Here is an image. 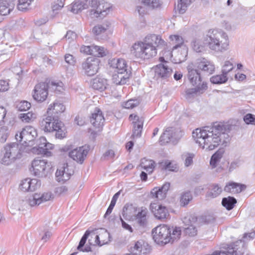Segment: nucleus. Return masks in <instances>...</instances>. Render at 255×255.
<instances>
[{
	"label": "nucleus",
	"instance_id": "obj_55",
	"mask_svg": "<svg viewBox=\"0 0 255 255\" xmlns=\"http://www.w3.org/2000/svg\"><path fill=\"white\" fill-rule=\"evenodd\" d=\"M20 118L22 121L29 123L36 118V115L31 112H28L27 113L21 114Z\"/></svg>",
	"mask_w": 255,
	"mask_h": 255
},
{
	"label": "nucleus",
	"instance_id": "obj_16",
	"mask_svg": "<svg viewBox=\"0 0 255 255\" xmlns=\"http://www.w3.org/2000/svg\"><path fill=\"white\" fill-rule=\"evenodd\" d=\"M150 209L155 217L160 220L167 219L169 216L168 211L166 207L157 203H151Z\"/></svg>",
	"mask_w": 255,
	"mask_h": 255
},
{
	"label": "nucleus",
	"instance_id": "obj_11",
	"mask_svg": "<svg viewBox=\"0 0 255 255\" xmlns=\"http://www.w3.org/2000/svg\"><path fill=\"white\" fill-rule=\"evenodd\" d=\"M170 39L175 45L173 47L172 50H174L179 47H182V51L178 56V63L182 62L186 60V58L188 55V48L184 44V40L183 38L177 35H173L170 36Z\"/></svg>",
	"mask_w": 255,
	"mask_h": 255
},
{
	"label": "nucleus",
	"instance_id": "obj_45",
	"mask_svg": "<svg viewBox=\"0 0 255 255\" xmlns=\"http://www.w3.org/2000/svg\"><path fill=\"white\" fill-rule=\"evenodd\" d=\"M236 203V199L233 197L230 196L228 198H224L222 201V205L228 210L232 209Z\"/></svg>",
	"mask_w": 255,
	"mask_h": 255
},
{
	"label": "nucleus",
	"instance_id": "obj_58",
	"mask_svg": "<svg viewBox=\"0 0 255 255\" xmlns=\"http://www.w3.org/2000/svg\"><path fill=\"white\" fill-rule=\"evenodd\" d=\"M29 186V191H34L40 187L41 182L37 179H30Z\"/></svg>",
	"mask_w": 255,
	"mask_h": 255
},
{
	"label": "nucleus",
	"instance_id": "obj_17",
	"mask_svg": "<svg viewBox=\"0 0 255 255\" xmlns=\"http://www.w3.org/2000/svg\"><path fill=\"white\" fill-rule=\"evenodd\" d=\"M150 247L146 242L143 240L137 241L134 246L131 248L130 254H127L125 255H146L150 253Z\"/></svg>",
	"mask_w": 255,
	"mask_h": 255
},
{
	"label": "nucleus",
	"instance_id": "obj_41",
	"mask_svg": "<svg viewBox=\"0 0 255 255\" xmlns=\"http://www.w3.org/2000/svg\"><path fill=\"white\" fill-rule=\"evenodd\" d=\"M88 8V5L83 2L77 0H76L70 7V11L74 13H78L79 11Z\"/></svg>",
	"mask_w": 255,
	"mask_h": 255
},
{
	"label": "nucleus",
	"instance_id": "obj_53",
	"mask_svg": "<svg viewBox=\"0 0 255 255\" xmlns=\"http://www.w3.org/2000/svg\"><path fill=\"white\" fill-rule=\"evenodd\" d=\"M9 134V131L7 127L3 126L0 129V141L3 143L6 141Z\"/></svg>",
	"mask_w": 255,
	"mask_h": 255
},
{
	"label": "nucleus",
	"instance_id": "obj_28",
	"mask_svg": "<svg viewBox=\"0 0 255 255\" xmlns=\"http://www.w3.org/2000/svg\"><path fill=\"white\" fill-rule=\"evenodd\" d=\"M130 75V72L115 71V74L113 75L112 80L116 85H124L126 83Z\"/></svg>",
	"mask_w": 255,
	"mask_h": 255
},
{
	"label": "nucleus",
	"instance_id": "obj_3",
	"mask_svg": "<svg viewBox=\"0 0 255 255\" xmlns=\"http://www.w3.org/2000/svg\"><path fill=\"white\" fill-rule=\"evenodd\" d=\"M205 43L209 48L216 52H223L228 49L229 38L227 34L216 29L209 30L204 37Z\"/></svg>",
	"mask_w": 255,
	"mask_h": 255
},
{
	"label": "nucleus",
	"instance_id": "obj_21",
	"mask_svg": "<svg viewBox=\"0 0 255 255\" xmlns=\"http://www.w3.org/2000/svg\"><path fill=\"white\" fill-rule=\"evenodd\" d=\"M90 122L96 128L100 129L104 125L105 119L102 111L98 108H96L91 113L90 118Z\"/></svg>",
	"mask_w": 255,
	"mask_h": 255
},
{
	"label": "nucleus",
	"instance_id": "obj_34",
	"mask_svg": "<svg viewBox=\"0 0 255 255\" xmlns=\"http://www.w3.org/2000/svg\"><path fill=\"white\" fill-rule=\"evenodd\" d=\"M31 199L32 196H30L28 199L19 200L17 204L12 205V207H11V212L12 214H15L14 210L23 211L29 207H33V206L31 205L30 203V201Z\"/></svg>",
	"mask_w": 255,
	"mask_h": 255
},
{
	"label": "nucleus",
	"instance_id": "obj_1",
	"mask_svg": "<svg viewBox=\"0 0 255 255\" xmlns=\"http://www.w3.org/2000/svg\"><path fill=\"white\" fill-rule=\"evenodd\" d=\"M231 128L232 126L229 124L216 122L212 127L196 129L192 132V136L203 149L212 150L220 144L226 145L230 140L228 132Z\"/></svg>",
	"mask_w": 255,
	"mask_h": 255
},
{
	"label": "nucleus",
	"instance_id": "obj_4",
	"mask_svg": "<svg viewBox=\"0 0 255 255\" xmlns=\"http://www.w3.org/2000/svg\"><path fill=\"white\" fill-rule=\"evenodd\" d=\"M40 127L45 132H56L55 136L56 138L61 139L65 136V128L57 116H50L47 115L40 122Z\"/></svg>",
	"mask_w": 255,
	"mask_h": 255
},
{
	"label": "nucleus",
	"instance_id": "obj_14",
	"mask_svg": "<svg viewBox=\"0 0 255 255\" xmlns=\"http://www.w3.org/2000/svg\"><path fill=\"white\" fill-rule=\"evenodd\" d=\"M89 150V146L85 145L72 150L69 152V156L77 163L82 164L85 159Z\"/></svg>",
	"mask_w": 255,
	"mask_h": 255
},
{
	"label": "nucleus",
	"instance_id": "obj_54",
	"mask_svg": "<svg viewBox=\"0 0 255 255\" xmlns=\"http://www.w3.org/2000/svg\"><path fill=\"white\" fill-rule=\"evenodd\" d=\"M139 104V101L137 99H130L128 101L123 103V106L126 109H132L137 106Z\"/></svg>",
	"mask_w": 255,
	"mask_h": 255
},
{
	"label": "nucleus",
	"instance_id": "obj_6",
	"mask_svg": "<svg viewBox=\"0 0 255 255\" xmlns=\"http://www.w3.org/2000/svg\"><path fill=\"white\" fill-rule=\"evenodd\" d=\"M157 49L153 46H150L142 42H139L135 43L132 46L131 53L136 58L148 59L156 55Z\"/></svg>",
	"mask_w": 255,
	"mask_h": 255
},
{
	"label": "nucleus",
	"instance_id": "obj_7",
	"mask_svg": "<svg viewBox=\"0 0 255 255\" xmlns=\"http://www.w3.org/2000/svg\"><path fill=\"white\" fill-rule=\"evenodd\" d=\"M173 71L166 64H159L153 68L151 72L153 82L164 84L171 77Z\"/></svg>",
	"mask_w": 255,
	"mask_h": 255
},
{
	"label": "nucleus",
	"instance_id": "obj_49",
	"mask_svg": "<svg viewBox=\"0 0 255 255\" xmlns=\"http://www.w3.org/2000/svg\"><path fill=\"white\" fill-rule=\"evenodd\" d=\"M222 191V188L219 187L218 184L213 185L211 186L210 191L207 193V196L211 198H215L219 195Z\"/></svg>",
	"mask_w": 255,
	"mask_h": 255
},
{
	"label": "nucleus",
	"instance_id": "obj_42",
	"mask_svg": "<svg viewBox=\"0 0 255 255\" xmlns=\"http://www.w3.org/2000/svg\"><path fill=\"white\" fill-rule=\"evenodd\" d=\"M141 3L150 9L160 8L161 2L160 0H140Z\"/></svg>",
	"mask_w": 255,
	"mask_h": 255
},
{
	"label": "nucleus",
	"instance_id": "obj_43",
	"mask_svg": "<svg viewBox=\"0 0 255 255\" xmlns=\"http://www.w3.org/2000/svg\"><path fill=\"white\" fill-rule=\"evenodd\" d=\"M183 136V131L179 128H172V133L170 135L171 143L173 144H176Z\"/></svg>",
	"mask_w": 255,
	"mask_h": 255
},
{
	"label": "nucleus",
	"instance_id": "obj_37",
	"mask_svg": "<svg viewBox=\"0 0 255 255\" xmlns=\"http://www.w3.org/2000/svg\"><path fill=\"white\" fill-rule=\"evenodd\" d=\"M147 210L146 209H142L139 211L135 216L136 223L141 227H145L147 223L146 215Z\"/></svg>",
	"mask_w": 255,
	"mask_h": 255
},
{
	"label": "nucleus",
	"instance_id": "obj_19",
	"mask_svg": "<svg viewBox=\"0 0 255 255\" xmlns=\"http://www.w3.org/2000/svg\"><path fill=\"white\" fill-rule=\"evenodd\" d=\"M98 235L95 237V243L93 244L91 242V239H89L88 242L90 245H98L102 246L104 245L108 244L111 241V237L110 233L107 230L104 229H101L99 232H97Z\"/></svg>",
	"mask_w": 255,
	"mask_h": 255
},
{
	"label": "nucleus",
	"instance_id": "obj_40",
	"mask_svg": "<svg viewBox=\"0 0 255 255\" xmlns=\"http://www.w3.org/2000/svg\"><path fill=\"white\" fill-rule=\"evenodd\" d=\"M136 212L135 207L132 205L126 204L123 209L122 215L126 219L130 218L135 214Z\"/></svg>",
	"mask_w": 255,
	"mask_h": 255
},
{
	"label": "nucleus",
	"instance_id": "obj_57",
	"mask_svg": "<svg viewBox=\"0 0 255 255\" xmlns=\"http://www.w3.org/2000/svg\"><path fill=\"white\" fill-rule=\"evenodd\" d=\"M194 154L190 153H184L182 154V157L185 160V165L188 167L193 163V158Z\"/></svg>",
	"mask_w": 255,
	"mask_h": 255
},
{
	"label": "nucleus",
	"instance_id": "obj_2",
	"mask_svg": "<svg viewBox=\"0 0 255 255\" xmlns=\"http://www.w3.org/2000/svg\"><path fill=\"white\" fill-rule=\"evenodd\" d=\"M152 234L153 239L157 244L165 245L179 239L181 230L180 227L170 228L167 225H162L154 228Z\"/></svg>",
	"mask_w": 255,
	"mask_h": 255
},
{
	"label": "nucleus",
	"instance_id": "obj_36",
	"mask_svg": "<svg viewBox=\"0 0 255 255\" xmlns=\"http://www.w3.org/2000/svg\"><path fill=\"white\" fill-rule=\"evenodd\" d=\"M111 23L106 21L102 24L95 25L92 29V32L96 36L104 33L110 27Z\"/></svg>",
	"mask_w": 255,
	"mask_h": 255
},
{
	"label": "nucleus",
	"instance_id": "obj_27",
	"mask_svg": "<svg viewBox=\"0 0 255 255\" xmlns=\"http://www.w3.org/2000/svg\"><path fill=\"white\" fill-rule=\"evenodd\" d=\"M65 109L62 104L57 102H54L49 106L47 114L50 116H57L59 118V115L65 111Z\"/></svg>",
	"mask_w": 255,
	"mask_h": 255
},
{
	"label": "nucleus",
	"instance_id": "obj_23",
	"mask_svg": "<svg viewBox=\"0 0 255 255\" xmlns=\"http://www.w3.org/2000/svg\"><path fill=\"white\" fill-rule=\"evenodd\" d=\"M142 42L147 45L153 46L156 49L160 46L164 44V41L161 36L154 34L147 35Z\"/></svg>",
	"mask_w": 255,
	"mask_h": 255
},
{
	"label": "nucleus",
	"instance_id": "obj_62",
	"mask_svg": "<svg viewBox=\"0 0 255 255\" xmlns=\"http://www.w3.org/2000/svg\"><path fill=\"white\" fill-rule=\"evenodd\" d=\"M198 89L197 87L194 88L188 89L186 91V98H191L193 97L195 95L199 94L198 91Z\"/></svg>",
	"mask_w": 255,
	"mask_h": 255
},
{
	"label": "nucleus",
	"instance_id": "obj_5",
	"mask_svg": "<svg viewBox=\"0 0 255 255\" xmlns=\"http://www.w3.org/2000/svg\"><path fill=\"white\" fill-rule=\"evenodd\" d=\"M20 147L21 146L16 142L5 145L1 151L2 155L1 163L8 165L13 162L16 159L20 158Z\"/></svg>",
	"mask_w": 255,
	"mask_h": 255
},
{
	"label": "nucleus",
	"instance_id": "obj_63",
	"mask_svg": "<svg viewBox=\"0 0 255 255\" xmlns=\"http://www.w3.org/2000/svg\"><path fill=\"white\" fill-rule=\"evenodd\" d=\"M30 107V103L27 101L21 102L17 106L18 110L20 111H26L28 110Z\"/></svg>",
	"mask_w": 255,
	"mask_h": 255
},
{
	"label": "nucleus",
	"instance_id": "obj_44",
	"mask_svg": "<svg viewBox=\"0 0 255 255\" xmlns=\"http://www.w3.org/2000/svg\"><path fill=\"white\" fill-rule=\"evenodd\" d=\"M228 80L227 76L223 73L221 75L213 76L210 78V81L212 83L218 85L226 83Z\"/></svg>",
	"mask_w": 255,
	"mask_h": 255
},
{
	"label": "nucleus",
	"instance_id": "obj_59",
	"mask_svg": "<svg viewBox=\"0 0 255 255\" xmlns=\"http://www.w3.org/2000/svg\"><path fill=\"white\" fill-rule=\"evenodd\" d=\"M234 68L233 64L229 61H227L225 62L222 70V73L225 74L226 76L228 73L232 71Z\"/></svg>",
	"mask_w": 255,
	"mask_h": 255
},
{
	"label": "nucleus",
	"instance_id": "obj_18",
	"mask_svg": "<svg viewBox=\"0 0 255 255\" xmlns=\"http://www.w3.org/2000/svg\"><path fill=\"white\" fill-rule=\"evenodd\" d=\"M36 134V131L33 128L27 126L22 129L19 135L17 134L15 135V138L18 141H21L23 140L24 142L29 143L34 140Z\"/></svg>",
	"mask_w": 255,
	"mask_h": 255
},
{
	"label": "nucleus",
	"instance_id": "obj_25",
	"mask_svg": "<svg viewBox=\"0 0 255 255\" xmlns=\"http://www.w3.org/2000/svg\"><path fill=\"white\" fill-rule=\"evenodd\" d=\"M187 68L188 71V78L190 82L193 85L200 84L201 81L200 74L194 69L193 64L192 63L189 64Z\"/></svg>",
	"mask_w": 255,
	"mask_h": 255
},
{
	"label": "nucleus",
	"instance_id": "obj_38",
	"mask_svg": "<svg viewBox=\"0 0 255 255\" xmlns=\"http://www.w3.org/2000/svg\"><path fill=\"white\" fill-rule=\"evenodd\" d=\"M206 44L204 40L194 38L191 41V46L192 49L196 52H202L205 50V46Z\"/></svg>",
	"mask_w": 255,
	"mask_h": 255
},
{
	"label": "nucleus",
	"instance_id": "obj_15",
	"mask_svg": "<svg viewBox=\"0 0 255 255\" xmlns=\"http://www.w3.org/2000/svg\"><path fill=\"white\" fill-rule=\"evenodd\" d=\"M111 4L102 0L98 4L97 9L90 10V15L92 16L93 18H103L111 11Z\"/></svg>",
	"mask_w": 255,
	"mask_h": 255
},
{
	"label": "nucleus",
	"instance_id": "obj_26",
	"mask_svg": "<svg viewBox=\"0 0 255 255\" xmlns=\"http://www.w3.org/2000/svg\"><path fill=\"white\" fill-rule=\"evenodd\" d=\"M170 188V183H165L161 187H155L151 191L153 197L158 200H162L166 197V193Z\"/></svg>",
	"mask_w": 255,
	"mask_h": 255
},
{
	"label": "nucleus",
	"instance_id": "obj_30",
	"mask_svg": "<svg viewBox=\"0 0 255 255\" xmlns=\"http://www.w3.org/2000/svg\"><path fill=\"white\" fill-rule=\"evenodd\" d=\"M14 4L10 0H0V15H6L13 9Z\"/></svg>",
	"mask_w": 255,
	"mask_h": 255
},
{
	"label": "nucleus",
	"instance_id": "obj_9",
	"mask_svg": "<svg viewBox=\"0 0 255 255\" xmlns=\"http://www.w3.org/2000/svg\"><path fill=\"white\" fill-rule=\"evenodd\" d=\"M31 165L33 174L38 177H45L51 168L50 163L44 159H34Z\"/></svg>",
	"mask_w": 255,
	"mask_h": 255
},
{
	"label": "nucleus",
	"instance_id": "obj_50",
	"mask_svg": "<svg viewBox=\"0 0 255 255\" xmlns=\"http://www.w3.org/2000/svg\"><path fill=\"white\" fill-rule=\"evenodd\" d=\"M154 162L153 160H144L140 163L141 167L147 172L151 173L154 168Z\"/></svg>",
	"mask_w": 255,
	"mask_h": 255
},
{
	"label": "nucleus",
	"instance_id": "obj_47",
	"mask_svg": "<svg viewBox=\"0 0 255 255\" xmlns=\"http://www.w3.org/2000/svg\"><path fill=\"white\" fill-rule=\"evenodd\" d=\"M192 199V196L190 192L186 191L183 192L180 196V203L182 207H185Z\"/></svg>",
	"mask_w": 255,
	"mask_h": 255
},
{
	"label": "nucleus",
	"instance_id": "obj_24",
	"mask_svg": "<svg viewBox=\"0 0 255 255\" xmlns=\"http://www.w3.org/2000/svg\"><path fill=\"white\" fill-rule=\"evenodd\" d=\"M196 66L209 75L212 74L215 71L214 65L204 58L198 59L196 63Z\"/></svg>",
	"mask_w": 255,
	"mask_h": 255
},
{
	"label": "nucleus",
	"instance_id": "obj_51",
	"mask_svg": "<svg viewBox=\"0 0 255 255\" xmlns=\"http://www.w3.org/2000/svg\"><path fill=\"white\" fill-rule=\"evenodd\" d=\"M48 84L49 85V88L54 91L56 93L58 94L61 93L64 90L63 84L61 82L57 83L51 82V83H48Z\"/></svg>",
	"mask_w": 255,
	"mask_h": 255
},
{
	"label": "nucleus",
	"instance_id": "obj_32",
	"mask_svg": "<svg viewBox=\"0 0 255 255\" xmlns=\"http://www.w3.org/2000/svg\"><path fill=\"white\" fill-rule=\"evenodd\" d=\"M91 85L93 89L102 91L107 88L108 84L106 79L96 77L92 80Z\"/></svg>",
	"mask_w": 255,
	"mask_h": 255
},
{
	"label": "nucleus",
	"instance_id": "obj_39",
	"mask_svg": "<svg viewBox=\"0 0 255 255\" xmlns=\"http://www.w3.org/2000/svg\"><path fill=\"white\" fill-rule=\"evenodd\" d=\"M172 127L167 128L159 138V142L161 145L165 144L167 143L171 142L170 135L172 133Z\"/></svg>",
	"mask_w": 255,
	"mask_h": 255
},
{
	"label": "nucleus",
	"instance_id": "obj_12",
	"mask_svg": "<svg viewBox=\"0 0 255 255\" xmlns=\"http://www.w3.org/2000/svg\"><path fill=\"white\" fill-rule=\"evenodd\" d=\"M197 218L192 215L185 217L183 219L184 224V233L190 237H194L197 234L196 228Z\"/></svg>",
	"mask_w": 255,
	"mask_h": 255
},
{
	"label": "nucleus",
	"instance_id": "obj_8",
	"mask_svg": "<svg viewBox=\"0 0 255 255\" xmlns=\"http://www.w3.org/2000/svg\"><path fill=\"white\" fill-rule=\"evenodd\" d=\"M255 237V232L245 233L243 240H240L232 244L227 245L228 253L231 255H243L246 250L245 243L253 240Z\"/></svg>",
	"mask_w": 255,
	"mask_h": 255
},
{
	"label": "nucleus",
	"instance_id": "obj_13",
	"mask_svg": "<svg viewBox=\"0 0 255 255\" xmlns=\"http://www.w3.org/2000/svg\"><path fill=\"white\" fill-rule=\"evenodd\" d=\"M49 85L47 83L41 82L35 86L33 99L37 102H42L44 101L48 96V89Z\"/></svg>",
	"mask_w": 255,
	"mask_h": 255
},
{
	"label": "nucleus",
	"instance_id": "obj_56",
	"mask_svg": "<svg viewBox=\"0 0 255 255\" xmlns=\"http://www.w3.org/2000/svg\"><path fill=\"white\" fill-rule=\"evenodd\" d=\"M33 0H18L17 8L20 10H24L27 8L31 1Z\"/></svg>",
	"mask_w": 255,
	"mask_h": 255
},
{
	"label": "nucleus",
	"instance_id": "obj_46",
	"mask_svg": "<svg viewBox=\"0 0 255 255\" xmlns=\"http://www.w3.org/2000/svg\"><path fill=\"white\" fill-rule=\"evenodd\" d=\"M92 55L95 57H104L106 55L108 51L104 47L93 45Z\"/></svg>",
	"mask_w": 255,
	"mask_h": 255
},
{
	"label": "nucleus",
	"instance_id": "obj_48",
	"mask_svg": "<svg viewBox=\"0 0 255 255\" xmlns=\"http://www.w3.org/2000/svg\"><path fill=\"white\" fill-rule=\"evenodd\" d=\"M194 0H179L177 5V9L180 13H184L187 10V8L189 6Z\"/></svg>",
	"mask_w": 255,
	"mask_h": 255
},
{
	"label": "nucleus",
	"instance_id": "obj_60",
	"mask_svg": "<svg viewBox=\"0 0 255 255\" xmlns=\"http://www.w3.org/2000/svg\"><path fill=\"white\" fill-rule=\"evenodd\" d=\"M30 181V178H26L24 180H23L21 181V184H20L19 188L20 189L24 191V192H27L29 191V182Z\"/></svg>",
	"mask_w": 255,
	"mask_h": 255
},
{
	"label": "nucleus",
	"instance_id": "obj_61",
	"mask_svg": "<svg viewBox=\"0 0 255 255\" xmlns=\"http://www.w3.org/2000/svg\"><path fill=\"white\" fill-rule=\"evenodd\" d=\"M244 121L247 124L255 125V116L252 114H248L244 116Z\"/></svg>",
	"mask_w": 255,
	"mask_h": 255
},
{
	"label": "nucleus",
	"instance_id": "obj_33",
	"mask_svg": "<svg viewBox=\"0 0 255 255\" xmlns=\"http://www.w3.org/2000/svg\"><path fill=\"white\" fill-rule=\"evenodd\" d=\"M91 233H92V235H94L95 236H96V234H97V233H95L94 231H90L89 230H87L79 242V245L77 247L78 250L86 252L91 251V247L89 246L86 245L85 247L84 248L86 241Z\"/></svg>",
	"mask_w": 255,
	"mask_h": 255
},
{
	"label": "nucleus",
	"instance_id": "obj_35",
	"mask_svg": "<svg viewBox=\"0 0 255 255\" xmlns=\"http://www.w3.org/2000/svg\"><path fill=\"white\" fill-rule=\"evenodd\" d=\"M246 186L244 184H240L232 182L229 183L224 188V191L232 193H239L245 190Z\"/></svg>",
	"mask_w": 255,
	"mask_h": 255
},
{
	"label": "nucleus",
	"instance_id": "obj_31",
	"mask_svg": "<svg viewBox=\"0 0 255 255\" xmlns=\"http://www.w3.org/2000/svg\"><path fill=\"white\" fill-rule=\"evenodd\" d=\"M67 166V164H64L63 166L57 170L55 175L56 180L59 182H64L70 179L71 173L65 170Z\"/></svg>",
	"mask_w": 255,
	"mask_h": 255
},
{
	"label": "nucleus",
	"instance_id": "obj_20",
	"mask_svg": "<svg viewBox=\"0 0 255 255\" xmlns=\"http://www.w3.org/2000/svg\"><path fill=\"white\" fill-rule=\"evenodd\" d=\"M130 120H133V130L131 138H134L139 137L141 136L143 119L142 117L139 118L137 115H130L129 117Z\"/></svg>",
	"mask_w": 255,
	"mask_h": 255
},
{
	"label": "nucleus",
	"instance_id": "obj_64",
	"mask_svg": "<svg viewBox=\"0 0 255 255\" xmlns=\"http://www.w3.org/2000/svg\"><path fill=\"white\" fill-rule=\"evenodd\" d=\"M36 142L39 151L42 150L43 148L46 146L47 140L44 137H40Z\"/></svg>",
	"mask_w": 255,
	"mask_h": 255
},
{
	"label": "nucleus",
	"instance_id": "obj_29",
	"mask_svg": "<svg viewBox=\"0 0 255 255\" xmlns=\"http://www.w3.org/2000/svg\"><path fill=\"white\" fill-rule=\"evenodd\" d=\"M110 66L113 68L116 69V71L126 72L127 63L123 59L114 58L109 62Z\"/></svg>",
	"mask_w": 255,
	"mask_h": 255
},
{
	"label": "nucleus",
	"instance_id": "obj_52",
	"mask_svg": "<svg viewBox=\"0 0 255 255\" xmlns=\"http://www.w3.org/2000/svg\"><path fill=\"white\" fill-rule=\"evenodd\" d=\"M222 155L223 152L218 150L212 156L210 163L212 168L216 167L217 163L220 161L222 157Z\"/></svg>",
	"mask_w": 255,
	"mask_h": 255
},
{
	"label": "nucleus",
	"instance_id": "obj_22",
	"mask_svg": "<svg viewBox=\"0 0 255 255\" xmlns=\"http://www.w3.org/2000/svg\"><path fill=\"white\" fill-rule=\"evenodd\" d=\"M54 198V195L51 192L47 191L42 194L35 193L32 196V199L30 201V204L33 206H38L41 203L45 202Z\"/></svg>",
	"mask_w": 255,
	"mask_h": 255
},
{
	"label": "nucleus",
	"instance_id": "obj_10",
	"mask_svg": "<svg viewBox=\"0 0 255 255\" xmlns=\"http://www.w3.org/2000/svg\"><path fill=\"white\" fill-rule=\"evenodd\" d=\"M100 62L99 58L95 57H89L82 63V70L87 76H93L98 71Z\"/></svg>",
	"mask_w": 255,
	"mask_h": 255
}]
</instances>
